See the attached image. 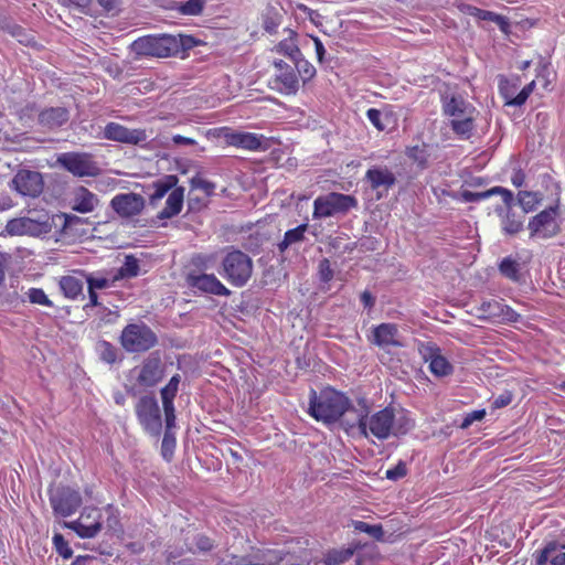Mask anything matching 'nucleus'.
Masks as SVG:
<instances>
[{"mask_svg": "<svg viewBox=\"0 0 565 565\" xmlns=\"http://www.w3.org/2000/svg\"><path fill=\"white\" fill-rule=\"evenodd\" d=\"M542 201V195L537 192L531 191H520L518 193V202L523 210V214L525 215L529 212H532L536 209V206Z\"/></svg>", "mask_w": 565, "mask_h": 565, "instance_id": "35", "label": "nucleus"}, {"mask_svg": "<svg viewBox=\"0 0 565 565\" xmlns=\"http://www.w3.org/2000/svg\"><path fill=\"white\" fill-rule=\"evenodd\" d=\"M28 298H29L30 302L35 303V305H42V306H47V307L53 306L52 301L47 298L45 292L40 288H31L28 291Z\"/></svg>", "mask_w": 565, "mask_h": 565, "instance_id": "52", "label": "nucleus"}, {"mask_svg": "<svg viewBox=\"0 0 565 565\" xmlns=\"http://www.w3.org/2000/svg\"><path fill=\"white\" fill-rule=\"evenodd\" d=\"M352 526L355 531L363 532L375 539L376 541H384V530L381 524H367L363 521L352 520Z\"/></svg>", "mask_w": 565, "mask_h": 565, "instance_id": "39", "label": "nucleus"}, {"mask_svg": "<svg viewBox=\"0 0 565 565\" xmlns=\"http://www.w3.org/2000/svg\"><path fill=\"white\" fill-rule=\"evenodd\" d=\"M99 204V199L96 194L90 192L84 186H79L74 191L72 207L79 213H90Z\"/></svg>", "mask_w": 565, "mask_h": 565, "instance_id": "26", "label": "nucleus"}, {"mask_svg": "<svg viewBox=\"0 0 565 565\" xmlns=\"http://www.w3.org/2000/svg\"><path fill=\"white\" fill-rule=\"evenodd\" d=\"M180 375H173L169 383L161 390V399L162 406L166 416V423L168 427L175 426V409L173 405V399L178 393L179 384H180Z\"/></svg>", "mask_w": 565, "mask_h": 565, "instance_id": "24", "label": "nucleus"}, {"mask_svg": "<svg viewBox=\"0 0 565 565\" xmlns=\"http://www.w3.org/2000/svg\"><path fill=\"white\" fill-rule=\"evenodd\" d=\"M224 277L235 287H243L253 273L252 258L241 252H230L222 262Z\"/></svg>", "mask_w": 565, "mask_h": 565, "instance_id": "6", "label": "nucleus"}, {"mask_svg": "<svg viewBox=\"0 0 565 565\" xmlns=\"http://www.w3.org/2000/svg\"><path fill=\"white\" fill-rule=\"evenodd\" d=\"M53 221L44 214L39 218L33 217H18L8 221L4 231L10 236H41L49 234L52 231Z\"/></svg>", "mask_w": 565, "mask_h": 565, "instance_id": "9", "label": "nucleus"}, {"mask_svg": "<svg viewBox=\"0 0 565 565\" xmlns=\"http://www.w3.org/2000/svg\"><path fill=\"white\" fill-rule=\"evenodd\" d=\"M231 146L241 147L246 150H258L263 147V137L250 132H234L226 136Z\"/></svg>", "mask_w": 565, "mask_h": 565, "instance_id": "29", "label": "nucleus"}, {"mask_svg": "<svg viewBox=\"0 0 565 565\" xmlns=\"http://www.w3.org/2000/svg\"><path fill=\"white\" fill-rule=\"evenodd\" d=\"M0 29L17 39V41L23 45L28 46L35 43L34 35L30 30H26L10 20L2 21Z\"/></svg>", "mask_w": 565, "mask_h": 565, "instance_id": "30", "label": "nucleus"}, {"mask_svg": "<svg viewBox=\"0 0 565 565\" xmlns=\"http://www.w3.org/2000/svg\"><path fill=\"white\" fill-rule=\"evenodd\" d=\"M319 276L323 282H328L333 278V270L330 267L329 259L324 258L319 263Z\"/></svg>", "mask_w": 565, "mask_h": 565, "instance_id": "59", "label": "nucleus"}, {"mask_svg": "<svg viewBox=\"0 0 565 565\" xmlns=\"http://www.w3.org/2000/svg\"><path fill=\"white\" fill-rule=\"evenodd\" d=\"M274 65L278 71L275 77L278 90L287 95L296 94L299 88V81L295 67L281 60L275 61Z\"/></svg>", "mask_w": 565, "mask_h": 565, "instance_id": "21", "label": "nucleus"}, {"mask_svg": "<svg viewBox=\"0 0 565 565\" xmlns=\"http://www.w3.org/2000/svg\"><path fill=\"white\" fill-rule=\"evenodd\" d=\"M173 427H168L166 425V433L162 439L161 450L164 459L170 460L173 454V449L175 447V437L171 431Z\"/></svg>", "mask_w": 565, "mask_h": 565, "instance_id": "46", "label": "nucleus"}, {"mask_svg": "<svg viewBox=\"0 0 565 565\" xmlns=\"http://www.w3.org/2000/svg\"><path fill=\"white\" fill-rule=\"evenodd\" d=\"M356 413L355 419L350 422L345 419V424L350 427H358L360 434L364 437L372 435L380 440H385L393 435L394 409L385 407L371 415L367 413L365 405Z\"/></svg>", "mask_w": 565, "mask_h": 565, "instance_id": "2", "label": "nucleus"}, {"mask_svg": "<svg viewBox=\"0 0 565 565\" xmlns=\"http://www.w3.org/2000/svg\"><path fill=\"white\" fill-rule=\"evenodd\" d=\"M444 114L449 117L452 131L461 138L469 139L476 129L477 109L460 95L444 99Z\"/></svg>", "mask_w": 565, "mask_h": 565, "instance_id": "4", "label": "nucleus"}, {"mask_svg": "<svg viewBox=\"0 0 565 565\" xmlns=\"http://www.w3.org/2000/svg\"><path fill=\"white\" fill-rule=\"evenodd\" d=\"M294 67L297 70L299 75L302 77L303 82L312 78L316 74V68L302 57V55L299 58H295L294 61Z\"/></svg>", "mask_w": 565, "mask_h": 565, "instance_id": "44", "label": "nucleus"}, {"mask_svg": "<svg viewBox=\"0 0 565 565\" xmlns=\"http://www.w3.org/2000/svg\"><path fill=\"white\" fill-rule=\"evenodd\" d=\"M178 177L173 174L164 175L153 183L154 192L150 198L152 204L161 200L169 191L178 188Z\"/></svg>", "mask_w": 565, "mask_h": 565, "instance_id": "33", "label": "nucleus"}, {"mask_svg": "<svg viewBox=\"0 0 565 565\" xmlns=\"http://www.w3.org/2000/svg\"><path fill=\"white\" fill-rule=\"evenodd\" d=\"M355 552V547L330 550L324 555L326 565H340L349 561Z\"/></svg>", "mask_w": 565, "mask_h": 565, "instance_id": "38", "label": "nucleus"}, {"mask_svg": "<svg viewBox=\"0 0 565 565\" xmlns=\"http://www.w3.org/2000/svg\"><path fill=\"white\" fill-rule=\"evenodd\" d=\"M139 273V262L136 257L129 255L126 256L124 265L113 276V281H117L122 278L136 277Z\"/></svg>", "mask_w": 565, "mask_h": 565, "instance_id": "36", "label": "nucleus"}, {"mask_svg": "<svg viewBox=\"0 0 565 565\" xmlns=\"http://www.w3.org/2000/svg\"><path fill=\"white\" fill-rule=\"evenodd\" d=\"M503 206H497L495 213L501 217V226L502 231L507 235H516L523 230V223H524V214H518L515 211H513L512 206L514 204L510 203L509 205L503 203Z\"/></svg>", "mask_w": 565, "mask_h": 565, "instance_id": "23", "label": "nucleus"}, {"mask_svg": "<svg viewBox=\"0 0 565 565\" xmlns=\"http://www.w3.org/2000/svg\"><path fill=\"white\" fill-rule=\"evenodd\" d=\"M136 414L140 424L149 434L158 436L161 433V414L154 396H142L136 405Z\"/></svg>", "mask_w": 565, "mask_h": 565, "instance_id": "11", "label": "nucleus"}, {"mask_svg": "<svg viewBox=\"0 0 565 565\" xmlns=\"http://www.w3.org/2000/svg\"><path fill=\"white\" fill-rule=\"evenodd\" d=\"M194 40L191 36L162 34L159 36L148 35L134 41L130 45L131 52L139 56L168 57L179 53L181 49L186 50L193 46Z\"/></svg>", "mask_w": 565, "mask_h": 565, "instance_id": "1", "label": "nucleus"}, {"mask_svg": "<svg viewBox=\"0 0 565 565\" xmlns=\"http://www.w3.org/2000/svg\"><path fill=\"white\" fill-rule=\"evenodd\" d=\"M188 285L205 294L228 296L231 291L213 274H190Z\"/></svg>", "mask_w": 565, "mask_h": 565, "instance_id": "20", "label": "nucleus"}, {"mask_svg": "<svg viewBox=\"0 0 565 565\" xmlns=\"http://www.w3.org/2000/svg\"><path fill=\"white\" fill-rule=\"evenodd\" d=\"M467 12L479 20L491 21L499 25L500 30L504 33L509 31L510 23L503 15L497 14L492 11L482 10L476 7H468Z\"/></svg>", "mask_w": 565, "mask_h": 565, "instance_id": "32", "label": "nucleus"}, {"mask_svg": "<svg viewBox=\"0 0 565 565\" xmlns=\"http://www.w3.org/2000/svg\"><path fill=\"white\" fill-rule=\"evenodd\" d=\"M360 298L365 308L372 309L374 307L375 298L370 291H363Z\"/></svg>", "mask_w": 565, "mask_h": 565, "instance_id": "64", "label": "nucleus"}, {"mask_svg": "<svg viewBox=\"0 0 565 565\" xmlns=\"http://www.w3.org/2000/svg\"><path fill=\"white\" fill-rule=\"evenodd\" d=\"M193 544L198 552L207 553L215 546L214 541L205 534H196L193 537Z\"/></svg>", "mask_w": 565, "mask_h": 565, "instance_id": "50", "label": "nucleus"}, {"mask_svg": "<svg viewBox=\"0 0 565 565\" xmlns=\"http://www.w3.org/2000/svg\"><path fill=\"white\" fill-rule=\"evenodd\" d=\"M512 401V395L510 393L502 394L499 397H497L492 405L494 408H501L508 406Z\"/></svg>", "mask_w": 565, "mask_h": 565, "instance_id": "62", "label": "nucleus"}, {"mask_svg": "<svg viewBox=\"0 0 565 565\" xmlns=\"http://www.w3.org/2000/svg\"><path fill=\"white\" fill-rule=\"evenodd\" d=\"M557 210V206H550L533 216L527 225L530 236L546 239L557 235L561 231L556 221Z\"/></svg>", "mask_w": 565, "mask_h": 565, "instance_id": "12", "label": "nucleus"}, {"mask_svg": "<svg viewBox=\"0 0 565 565\" xmlns=\"http://www.w3.org/2000/svg\"><path fill=\"white\" fill-rule=\"evenodd\" d=\"M56 162L75 177H95L99 173L92 154L86 152H64L58 154Z\"/></svg>", "mask_w": 565, "mask_h": 565, "instance_id": "10", "label": "nucleus"}, {"mask_svg": "<svg viewBox=\"0 0 565 565\" xmlns=\"http://www.w3.org/2000/svg\"><path fill=\"white\" fill-rule=\"evenodd\" d=\"M535 565H565V552L557 542H548L543 550L534 554Z\"/></svg>", "mask_w": 565, "mask_h": 565, "instance_id": "25", "label": "nucleus"}, {"mask_svg": "<svg viewBox=\"0 0 565 565\" xmlns=\"http://www.w3.org/2000/svg\"><path fill=\"white\" fill-rule=\"evenodd\" d=\"M407 157L419 166L424 167L427 162L428 153L425 145H416L406 149Z\"/></svg>", "mask_w": 565, "mask_h": 565, "instance_id": "45", "label": "nucleus"}, {"mask_svg": "<svg viewBox=\"0 0 565 565\" xmlns=\"http://www.w3.org/2000/svg\"><path fill=\"white\" fill-rule=\"evenodd\" d=\"M419 354L425 360V362H431L435 356L441 354L440 349L431 342L422 343L418 348Z\"/></svg>", "mask_w": 565, "mask_h": 565, "instance_id": "51", "label": "nucleus"}, {"mask_svg": "<svg viewBox=\"0 0 565 565\" xmlns=\"http://www.w3.org/2000/svg\"><path fill=\"white\" fill-rule=\"evenodd\" d=\"M358 205L354 196L337 192L318 196L313 202V218H326L347 213Z\"/></svg>", "mask_w": 565, "mask_h": 565, "instance_id": "7", "label": "nucleus"}, {"mask_svg": "<svg viewBox=\"0 0 565 565\" xmlns=\"http://www.w3.org/2000/svg\"><path fill=\"white\" fill-rule=\"evenodd\" d=\"M407 475L406 465L399 461L394 468L386 470L385 476L390 480H398Z\"/></svg>", "mask_w": 565, "mask_h": 565, "instance_id": "56", "label": "nucleus"}, {"mask_svg": "<svg viewBox=\"0 0 565 565\" xmlns=\"http://www.w3.org/2000/svg\"><path fill=\"white\" fill-rule=\"evenodd\" d=\"M53 542L57 553L64 558H70L73 555L72 548L68 546V543L64 540L62 534H55L53 537Z\"/></svg>", "mask_w": 565, "mask_h": 565, "instance_id": "54", "label": "nucleus"}, {"mask_svg": "<svg viewBox=\"0 0 565 565\" xmlns=\"http://www.w3.org/2000/svg\"><path fill=\"white\" fill-rule=\"evenodd\" d=\"M93 0H68L70 6L75 7L82 13H87Z\"/></svg>", "mask_w": 565, "mask_h": 565, "instance_id": "61", "label": "nucleus"}, {"mask_svg": "<svg viewBox=\"0 0 565 565\" xmlns=\"http://www.w3.org/2000/svg\"><path fill=\"white\" fill-rule=\"evenodd\" d=\"M102 514L96 508H85L79 518L73 522H66L65 526L75 531L81 537H95L102 530Z\"/></svg>", "mask_w": 565, "mask_h": 565, "instance_id": "13", "label": "nucleus"}, {"mask_svg": "<svg viewBox=\"0 0 565 565\" xmlns=\"http://www.w3.org/2000/svg\"><path fill=\"white\" fill-rule=\"evenodd\" d=\"M163 376V365L158 353H151L140 365L137 382L141 386H154Z\"/></svg>", "mask_w": 565, "mask_h": 565, "instance_id": "17", "label": "nucleus"}, {"mask_svg": "<svg viewBox=\"0 0 565 565\" xmlns=\"http://www.w3.org/2000/svg\"><path fill=\"white\" fill-rule=\"evenodd\" d=\"M191 186L193 189L202 190L206 195H212L215 190V184L213 182L204 180L200 177H194L191 179Z\"/></svg>", "mask_w": 565, "mask_h": 565, "instance_id": "55", "label": "nucleus"}, {"mask_svg": "<svg viewBox=\"0 0 565 565\" xmlns=\"http://www.w3.org/2000/svg\"><path fill=\"white\" fill-rule=\"evenodd\" d=\"M479 310L482 312L484 318L500 317L504 313L502 305L497 300L483 301L480 305Z\"/></svg>", "mask_w": 565, "mask_h": 565, "instance_id": "47", "label": "nucleus"}, {"mask_svg": "<svg viewBox=\"0 0 565 565\" xmlns=\"http://www.w3.org/2000/svg\"><path fill=\"white\" fill-rule=\"evenodd\" d=\"M499 270L504 277L513 281L520 279V264L511 257H505L501 260Z\"/></svg>", "mask_w": 565, "mask_h": 565, "instance_id": "41", "label": "nucleus"}, {"mask_svg": "<svg viewBox=\"0 0 565 565\" xmlns=\"http://www.w3.org/2000/svg\"><path fill=\"white\" fill-rule=\"evenodd\" d=\"M204 0H188L180 4V12L185 15L200 14L204 8Z\"/></svg>", "mask_w": 565, "mask_h": 565, "instance_id": "49", "label": "nucleus"}, {"mask_svg": "<svg viewBox=\"0 0 565 565\" xmlns=\"http://www.w3.org/2000/svg\"><path fill=\"white\" fill-rule=\"evenodd\" d=\"M349 398L332 388H327L317 394L311 392L309 413L317 420L334 423L347 412H350Z\"/></svg>", "mask_w": 565, "mask_h": 565, "instance_id": "3", "label": "nucleus"}, {"mask_svg": "<svg viewBox=\"0 0 565 565\" xmlns=\"http://www.w3.org/2000/svg\"><path fill=\"white\" fill-rule=\"evenodd\" d=\"M284 559L282 553L274 550L263 551V561L266 565H278Z\"/></svg>", "mask_w": 565, "mask_h": 565, "instance_id": "58", "label": "nucleus"}, {"mask_svg": "<svg viewBox=\"0 0 565 565\" xmlns=\"http://www.w3.org/2000/svg\"><path fill=\"white\" fill-rule=\"evenodd\" d=\"M84 279L88 285V289H105L110 287L115 281L113 278L104 277V276H94L92 274L83 275Z\"/></svg>", "mask_w": 565, "mask_h": 565, "instance_id": "48", "label": "nucleus"}, {"mask_svg": "<svg viewBox=\"0 0 565 565\" xmlns=\"http://www.w3.org/2000/svg\"><path fill=\"white\" fill-rule=\"evenodd\" d=\"M12 185L23 196H38L43 190L41 173L30 170H20L12 179Z\"/></svg>", "mask_w": 565, "mask_h": 565, "instance_id": "16", "label": "nucleus"}, {"mask_svg": "<svg viewBox=\"0 0 565 565\" xmlns=\"http://www.w3.org/2000/svg\"><path fill=\"white\" fill-rule=\"evenodd\" d=\"M183 200H184V188L179 186L173 189L166 202V206L162 211L158 213L159 220H166L171 218L175 215H178L183 206Z\"/></svg>", "mask_w": 565, "mask_h": 565, "instance_id": "27", "label": "nucleus"}, {"mask_svg": "<svg viewBox=\"0 0 565 565\" xmlns=\"http://www.w3.org/2000/svg\"><path fill=\"white\" fill-rule=\"evenodd\" d=\"M289 33V38L279 42L276 46V51L288 56L291 61L295 58H299L301 56V52L294 41L292 36L296 35L294 31L287 30Z\"/></svg>", "mask_w": 565, "mask_h": 565, "instance_id": "37", "label": "nucleus"}, {"mask_svg": "<svg viewBox=\"0 0 565 565\" xmlns=\"http://www.w3.org/2000/svg\"><path fill=\"white\" fill-rule=\"evenodd\" d=\"M99 356L106 363L113 364L117 361L118 350L107 341H102L97 345Z\"/></svg>", "mask_w": 565, "mask_h": 565, "instance_id": "43", "label": "nucleus"}, {"mask_svg": "<svg viewBox=\"0 0 565 565\" xmlns=\"http://www.w3.org/2000/svg\"><path fill=\"white\" fill-rule=\"evenodd\" d=\"M104 136L106 139L139 145L147 141V135L141 129H128L117 122H109L104 129Z\"/></svg>", "mask_w": 565, "mask_h": 565, "instance_id": "19", "label": "nucleus"}, {"mask_svg": "<svg viewBox=\"0 0 565 565\" xmlns=\"http://www.w3.org/2000/svg\"><path fill=\"white\" fill-rule=\"evenodd\" d=\"M308 224H300L296 228L289 230L285 233L281 242L278 243L277 247L279 253H285L288 248L296 247L306 239V232Z\"/></svg>", "mask_w": 565, "mask_h": 565, "instance_id": "31", "label": "nucleus"}, {"mask_svg": "<svg viewBox=\"0 0 565 565\" xmlns=\"http://www.w3.org/2000/svg\"><path fill=\"white\" fill-rule=\"evenodd\" d=\"M369 341L382 349H388L390 347H404V341L398 328L394 323H381L374 327L372 329V334L369 337Z\"/></svg>", "mask_w": 565, "mask_h": 565, "instance_id": "15", "label": "nucleus"}, {"mask_svg": "<svg viewBox=\"0 0 565 565\" xmlns=\"http://www.w3.org/2000/svg\"><path fill=\"white\" fill-rule=\"evenodd\" d=\"M414 427L413 420L407 414L401 412L397 416L394 414L393 436L407 434Z\"/></svg>", "mask_w": 565, "mask_h": 565, "instance_id": "42", "label": "nucleus"}, {"mask_svg": "<svg viewBox=\"0 0 565 565\" xmlns=\"http://www.w3.org/2000/svg\"><path fill=\"white\" fill-rule=\"evenodd\" d=\"M484 416H486L484 409L473 411L465 416L462 423L460 424V428L467 429L470 425H472V423L482 420L484 418Z\"/></svg>", "mask_w": 565, "mask_h": 565, "instance_id": "57", "label": "nucleus"}, {"mask_svg": "<svg viewBox=\"0 0 565 565\" xmlns=\"http://www.w3.org/2000/svg\"><path fill=\"white\" fill-rule=\"evenodd\" d=\"M366 116L377 130H380V131L385 130V126L383 125V122L381 120V111L379 109H375V108L369 109L366 113Z\"/></svg>", "mask_w": 565, "mask_h": 565, "instance_id": "60", "label": "nucleus"}, {"mask_svg": "<svg viewBox=\"0 0 565 565\" xmlns=\"http://www.w3.org/2000/svg\"><path fill=\"white\" fill-rule=\"evenodd\" d=\"M365 180L373 190H377V199L382 198V191L387 192L396 183L394 173L387 167H373L366 171Z\"/></svg>", "mask_w": 565, "mask_h": 565, "instance_id": "22", "label": "nucleus"}, {"mask_svg": "<svg viewBox=\"0 0 565 565\" xmlns=\"http://www.w3.org/2000/svg\"><path fill=\"white\" fill-rule=\"evenodd\" d=\"M146 201L141 194L129 192L119 193L110 201L111 209L120 217H132L139 215L145 209Z\"/></svg>", "mask_w": 565, "mask_h": 565, "instance_id": "14", "label": "nucleus"}, {"mask_svg": "<svg viewBox=\"0 0 565 565\" xmlns=\"http://www.w3.org/2000/svg\"><path fill=\"white\" fill-rule=\"evenodd\" d=\"M49 499L54 514L63 518L74 514L83 503L77 490L62 484L50 489Z\"/></svg>", "mask_w": 565, "mask_h": 565, "instance_id": "8", "label": "nucleus"}, {"mask_svg": "<svg viewBox=\"0 0 565 565\" xmlns=\"http://www.w3.org/2000/svg\"><path fill=\"white\" fill-rule=\"evenodd\" d=\"M534 86H535V82L532 81L531 83L525 85L522 88V90L514 98L508 100L507 104L512 105V106L523 105L526 102V99L529 98V96L531 95V93L533 92Z\"/></svg>", "mask_w": 565, "mask_h": 565, "instance_id": "53", "label": "nucleus"}, {"mask_svg": "<svg viewBox=\"0 0 565 565\" xmlns=\"http://www.w3.org/2000/svg\"><path fill=\"white\" fill-rule=\"evenodd\" d=\"M97 2L107 12L116 11L119 6V0H97Z\"/></svg>", "mask_w": 565, "mask_h": 565, "instance_id": "63", "label": "nucleus"}, {"mask_svg": "<svg viewBox=\"0 0 565 565\" xmlns=\"http://www.w3.org/2000/svg\"><path fill=\"white\" fill-rule=\"evenodd\" d=\"M120 343L130 353L146 352L158 344V337L146 323H130L121 331Z\"/></svg>", "mask_w": 565, "mask_h": 565, "instance_id": "5", "label": "nucleus"}, {"mask_svg": "<svg viewBox=\"0 0 565 565\" xmlns=\"http://www.w3.org/2000/svg\"><path fill=\"white\" fill-rule=\"evenodd\" d=\"M60 287L65 297L74 299L82 295L84 288L83 278L76 276H64L60 280Z\"/></svg>", "mask_w": 565, "mask_h": 565, "instance_id": "34", "label": "nucleus"}, {"mask_svg": "<svg viewBox=\"0 0 565 565\" xmlns=\"http://www.w3.org/2000/svg\"><path fill=\"white\" fill-rule=\"evenodd\" d=\"M493 194H501L503 203H505L508 205L510 203H513V201H514L513 193L510 190L502 188V186H494L484 192H472V191L465 190L461 193V199L465 202H478V201L484 200Z\"/></svg>", "mask_w": 565, "mask_h": 565, "instance_id": "28", "label": "nucleus"}, {"mask_svg": "<svg viewBox=\"0 0 565 565\" xmlns=\"http://www.w3.org/2000/svg\"><path fill=\"white\" fill-rule=\"evenodd\" d=\"M429 370L434 375L443 377L450 375L454 371V366L443 354H440L431 360L429 363Z\"/></svg>", "mask_w": 565, "mask_h": 565, "instance_id": "40", "label": "nucleus"}, {"mask_svg": "<svg viewBox=\"0 0 565 565\" xmlns=\"http://www.w3.org/2000/svg\"><path fill=\"white\" fill-rule=\"evenodd\" d=\"M70 120V110L66 107H45L38 114L36 124L43 131H54Z\"/></svg>", "mask_w": 565, "mask_h": 565, "instance_id": "18", "label": "nucleus"}]
</instances>
